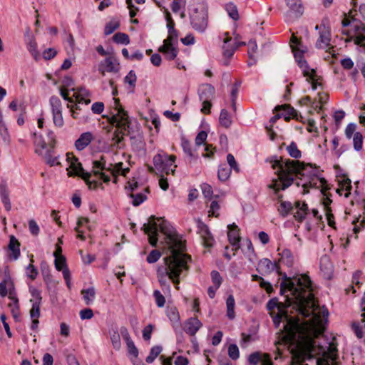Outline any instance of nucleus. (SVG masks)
Instances as JSON below:
<instances>
[{
  "mask_svg": "<svg viewBox=\"0 0 365 365\" xmlns=\"http://www.w3.org/2000/svg\"><path fill=\"white\" fill-rule=\"evenodd\" d=\"M181 146L184 153L187 155V163L190 166H192L197 160V156L195 155L190 141L186 139L182 140Z\"/></svg>",
  "mask_w": 365,
  "mask_h": 365,
  "instance_id": "4be33fe9",
  "label": "nucleus"
},
{
  "mask_svg": "<svg viewBox=\"0 0 365 365\" xmlns=\"http://www.w3.org/2000/svg\"><path fill=\"white\" fill-rule=\"evenodd\" d=\"M34 135V143L36 146H39L42 149H45L48 145V143L45 142L41 135H38L36 133H33Z\"/></svg>",
  "mask_w": 365,
  "mask_h": 365,
  "instance_id": "5fc2aeb1",
  "label": "nucleus"
},
{
  "mask_svg": "<svg viewBox=\"0 0 365 365\" xmlns=\"http://www.w3.org/2000/svg\"><path fill=\"white\" fill-rule=\"evenodd\" d=\"M112 345L115 350H120L121 347L120 336L118 331H113L110 336Z\"/></svg>",
  "mask_w": 365,
  "mask_h": 365,
  "instance_id": "3c124183",
  "label": "nucleus"
},
{
  "mask_svg": "<svg viewBox=\"0 0 365 365\" xmlns=\"http://www.w3.org/2000/svg\"><path fill=\"white\" fill-rule=\"evenodd\" d=\"M220 124L225 128L230 127L232 124V120L229 115L228 111L226 109H222L220 112L219 118Z\"/></svg>",
  "mask_w": 365,
  "mask_h": 365,
  "instance_id": "58836bf2",
  "label": "nucleus"
},
{
  "mask_svg": "<svg viewBox=\"0 0 365 365\" xmlns=\"http://www.w3.org/2000/svg\"><path fill=\"white\" fill-rule=\"evenodd\" d=\"M248 361L251 365H257L259 362L261 365H273L269 356L267 354L254 352L249 356Z\"/></svg>",
  "mask_w": 365,
  "mask_h": 365,
  "instance_id": "6ab92c4d",
  "label": "nucleus"
},
{
  "mask_svg": "<svg viewBox=\"0 0 365 365\" xmlns=\"http://www.w3.org/2000/svg\"><path fill=\"white\" fill-rule=\"evenodd\" d=\"M120 26V20L117 17H113L108 21L104 29L105 35L108 36L113 34Z\"/></svg>",
  "mask_w": 365,
  "mask_h": 365,
  "instance_id": "473e14b6",
  "label": "nucleus"
},
{
  "mask_svg": "<svg viewBox=\"0 0 365 365\" xmlns=\"http://www.w3.org/2000/svg\"><path fill=\"white\" fill-rule=\"evenodd\" d=\"M165 159V153L163 154H158L153 158V163L155 168L158 170L160 168H162V165L163 164V160Z\"/></svg>",
  "mask_w": 365,
  "mask_h": 365,
  "instance_id": "052dcab7",
  "label": "nucleus"
},
{
  "mask_svg": "<svg viewBox=\"0 0 365 365\" xmlns=\"http://www.w3.org/2000/svg\"><path fill=\"white\" fill-rule=\"evenodd\" d=\"M273 169H277V174L279 180L282 182V190L288 188L294 180L293 175L296 176L307 177L311 180L305 182L302 186L304 188L313 187L315 184H312V180L317 177V168H313L312 165H306L298 160H292L289 159L283 160L277 157H272L270 160Z\"/></svg>",
  "mask_w": 365,
  "mask_h": 365,
  "instance_id": "f257e3e1",
  "label": "nucleus"
},
{
  "mask_svg": "<svg viewBox=\"0 0 365 365\" xmlns=\"http://www.w3.org/2000/svg\"><path fill=\"white\" fill-rule=\"evenodd\" d=\"M215 88L209 83L202 84L198 89V95L200 101L207 103V101H211L215 96Z\"/></svg>",
  "mask_w": 365,
  "mask_h": 365,
  "instance_id": "f3484780",
  "label": "nucleus"
},
{
  "mask_svg": "<svg viewBox=\"0 0 365 365\" xmlns=\"http://www.w3.org/2000/svg\"><path fill=\"white\" fill-rule=\"evenodd\" d=\"M287 150L290 155V157L298 159L302 156L301 151L298 149L296 143L292 142L289 145L287 146Z\"/></svg>",
  "mask_w": 365,
  "mask_h": 365,
  "instance_id": "c03bdc74",
  "label": "nucleus"
},
{
  "mask_svg": "<svg viewBox=\"0 0 365 365\" xmlns=\"http://www.w3.org/2000/svg\"><path fill=\"white\" fill-rule=\"evenodd\" d=\"M30 261L31 263L26 267V273L29 278H30L31 280H34L36 278L38 272V269L33 265V256H31Z\"/></svg>",
  "mask_w": 365,
  "mask_h": 365,
  "instance_id": "49530a36",
  "label": "nucleus"
},
{
  "mask_svg": "<svg viewBox=\"0 0 365 365\" xmlns=\"http://www.w3.org/2000/svg\"><path fill=\"white\" fill-rule=\"evenodd\" d=\"M280 259L279 263L281 262L288 267H292L294 264V256L292 252L289 249H284L279 253Z\"/></svg>",
  "mask_w": 365,
  "mask_h": 365,
  "instance_id": "c85d7f7f",
  "label": "nucleus"
},
{
  "mask_svg": "<svg viewBox=\"0 0 365 365\" xmlns=\"http://www.w3.org/2000/svg\"><path fill=\"white\" fill-rule=\"evenodd\" d=\"M141 230L148 235L149 242L152 246L157 245L159 231L165 236V239L170 246L178 247L180 243L173 235V227L170 223L162 217L151 215L148 222L143 224Z\"/></svg>",
  "mask_w": 365,
  "mask_h": 365,
  "instance_id": "7ed1b4c3",
  "label": "nucleus"
},
{
  "mask_svg": "<svg viewBox=\"0 0 365 365\" xmlns=\"http://www.w3.org/2000/svg\"><path fill=\"white\" fill-rule=\"evenodd\" d=\"M202 327L201 322L197 318L189 319L185 324V331L190 336H194Z\"/></svg>",
  "mask_w": 365,
  "mask_h": 365,
  "instance_id": "5701e85b",
  "label": "nucleus"
},
{
  "mask_svg": "<svg viewBox=\"0 0 365 365\" xmlns=\"http://www.w3.org/2000/svg\"><path fill=\"white\" fill-rule=\"evenodd\" d=\"M229 232L227 233L228 240L230 243L234 247L233 250L236 251L240 248V236L239 234L240 230L238 227L233 223L228 225Z\"/></svg>",
  "mask_w": 365,
  "mask_h": 365,
  "instance_id": "a211bd4d",
  "label": "nucleus"
},
{
  "mask_svg": "<svg viewBox=\"0 0 365 365\" xmlns=\"http://www.w3.org/2000/svg\"><path fill=\"white\" fill-rule=\"evenodd\" d=\"M49 103L52 113L62 112V104L58 97L56 96H51Z\"/></svg>",
  "mask_w": 365,
  "mask_h": 365,
  "instance_id": "79ce46f5",
  "label": "nucleus"
},
{
  "mask_svg": "<svg viewBox=\"0 0 365 365\" xmlns=\"http://www.w3.org/2000/svg\"><path fill=\"white\" fill-rule=\"evenodd\" d=\"M54 264L58 271L63 270L64 267H67L66 257L63 255H61L60 257L56 256Z\"/></svg>",
  "mask_w": 365,
  "mask_h": 365,
  "instance_id": "8fccbe9b",
  "label": "nucleus"
},
{
  "mask_svg": "<svg viewBox=\"0 0 365 365\" xmlns=\"http://www.w3.org/2000/svg\"><path fill=\"white\" fill-rule=\"evenodd\" d=\"M0 196L6 210L10 211L11 209V205L9 198V192L5 183H1L0 185Z\"/></svg>",
  "mask_w": 365,
  "mask_h": 365,
  "instance_id": "cd10ccee",
  "label": "nucleus"
},
{
  "mask_svg": "<svg viewBox=\"0 0 365 365\" xmlns=\"http://www.w3.org/2000/svg\"><path fill=\"white\" fill-rule=\"evenodd\" d=\"M353 144H354V148L356 151H359L362 149L363 136L361 133L356 132L354 133V137H353Z\"/></svg>",
  "mask_w": 365,
  "mask_h": 365,
  "instance_id": "09e8293b",
  "label": "nucleus"
},
{
  "mask_svg": "<svg viewBox=\"0 0 365 365\" xmlns=\"http://www.w3.org/2000/svg\"><path fill=\"white\" fill-rule=\"evenodd\" d=\"M93 170L94 175L103 180L105 182L110 181V175L114 177L113 182H117V175H122L125 176L130 171L129 168H123V163L120 162L113 165L112 163L106 164V157L101 155L98 159L93 160Z\"/></svg>",
  "mask_w": 365,
  "mask_h": 365,
  "instance_id": "39448f33",
  "label": "nucleus"
},
{
  "mask_svg": "<svg viewBox=\"0 0 365 365\" xmlns=\"http://www.w3.org/2000/svg\"><path fill=\"white\" fill-rule=\"evenodd\" d=\"M228 355L233 360H236L239 358L240 351L236 344H232L228 346Z\"/></svg>",
  "mask_w": 365,
  "mask_h": 365,
  "instance_id": "864d4df0",
  "label": "nucleus"
},
{
  "mask_svg": "<svg viewBox=\"0 0 365 365\" xmlns=\"http://www.w3.org/2000/svg\"><path fill=\"white\" fill-rule=\"evenodd\" d=\"M98 70L103 76L106 71L115 73L119 70V63L117 62L115 58L109 56L101 62Z\"/></svg>",
  "mask_w": 365,
  "mask_h": 365,
  "instance_id": "4468645a",
  "label": "nucleus"
},
{
  "mask_svg": "<svg viewBox=\"0 0 365 365\" xmlns=\"http://www.w3.org/2000/svg\"><path fill=\"white\" fill-rule=\"evenodd\" d=\"M286 3L289 8L287 16L291 20L298 19L303 14L304 7L301 0H286Z\"/></svg>",
  "mask_w": 365,
  "mask_h": 365,
  "instance_id": "f8f14e48",
  "label": "nucleus"
},
{
  "mask_svg": "<svg viewBox=\"0 0 365 365\" xmlns=\"http://www.w3.org/2000/svg\"><path fill=\"white\" fill-rule=\"evenodd\" d=\"M137 77L134 71L131 70L124 78V83L129 92L134 93Z\"/></svg>",
  "mask_w": 365,
  "mask_h": 365,
  "instance_id": "7c9ffc66",
  "label": "nucleus"
},
{
  "mask_svg": "<svg viewBox=\"0 0 365 365\" xmlns=\"http://www.w3.org/2000/svg\"><path fill=\"white\" fill-rule=\"evenodd\" d=\"M153 325L149 324L142 331L143 338L145 341H149L153 330Z\"/></svg>",
  "mask_w": 365,
  "mask_h": 365,
  "instance_id": "e2e57ef3",
  "label": "nucleus"
},
{
  "mask_svg": "<svg viewBox=\"0 0 365 365\" xmlns=\"http://www.w3.org/2000/svg\"><path fill=\"white\" fill-rule=\"evenodd\" d=\"M163 260V264L158 267V277L169 275V279H172L175 284H178L180 282L178 277L182 272L188 269L187 262L191 260L190 256L180 252L173 247L172 255L165 257Z\"/></svg>",
  "mask_w": 365,
  "mask_h": 365,
  "instance_id": "f03ea898",
  "label": "nucleus"
},
{
  "mask_svg": "<svg viewBox=\"0 0 365 365\" xmlns=\"http://www.w3.org/2000/svg\"><path fill=\"white\" fill-rule=\"evenodd\" d=\"M178 43V31L168 33L167 38L163 41V44L159 47L158 51L162 53L168 60H174L178 53V49L176 47Z\"/></svg>",
  "mask_w": 365,
  "mask_h": 365,
  "instance_id": "1a4fd4ad",
  "label": "nucleus"
},
{
  "mask_svg": "<svg viewBox=\"0 0 365 365\" xmlns=\"http://www.w3.org/2000/svg\"><path fill=\"white\" fill-rule=\"evenodd\" d=\"M113 41L118 44L128 45L130 43L128 35L121 32L115 34L113 36Z\"/></svg>",
  "mask_w": 365,
  "mask_h": 365,
  "instance_id": "ea45409f",
  "label": "nucleus"
},
{
  "mask_svg": "<svg viewBox=\"0 0 365 365\" xmlns=\"http://www.w3.org/2000/svg\"><path fill=\"white\" fill-rule=\"evenodd\" d=\"M53 121L56 126L61 128L64 124L62 112L52 113Z\"/></svg>",
  "mask_w": 365,
  "mask_h": 365,
  "instance_id": "bf43d9fd",
  "label": "nucleus"
},
{
  "mask_svg": "<svg viewBox=\"0 0 365 365\" xmlns=\"http://www.w3.org/2000/svg\"><path fill=\"white\" fill-rule=\"evenodd\" d=\"M117 113L110 118V123L116 127L112 137L111 146L119 148L120 143L124 135L130 134V120L128 113L119 105V101L115 100Z\"/></svg>",
  "mask_w": 365,
  "mask_h": 365,
  "instance_id": "0eeeda50",
  "label": "nucleus"
},
{
  "mask_svg": "<svg viewBox=\"0 0 365 365\" xmlns=\"http://www.w3.org/2000/svg\"><path fill=\"white\" fill-rule=\"evenodd\" d=\"M161 256V253L158 250H152L147 257V262L148 263L156 262Z\"/></svg>",
  "mask_w": 365,
  "mask_h": 365,
  "instance_id": "4d7b16f0",
  "label": "nucleus"
},
{
  "mask_svg": "<svg viewBox=\"0 0 365 365\" xmlns=\"http://www.w3.org/2000/svg\"><path fill=\"white\" fill-rule=\"evenodd\" d=\"M356 125L355 123H349L345 129V135L348 139H351L354 137L356 132Z\"/></svg>",
  "mask_w": 365,
  "mask_h": 365,
  "instance_id": "680f3d73",
  "label": "nucleus"
},
{
  "mask_svg": "<svg viewBox=\"0 0 365 365\" xmlns=\"http://www.w3.org/2000/svg\"><path fill=\"white\" fill-rule=\"evenodd\" d=\"M232 169L230 168L226 164H222L219 166L217 177L220 181H226L230 176Z\"/></svg>",
  "mask_w": 365,
  "mask_h": 365,
  "instance_id": "c9c22d12",
  "label": "nucleus"
},
{
  "mask_svg": "<svg viewBox=\"0 0 365 365\" xmlns=\"http://www.w3.org/2000/svg\"><path fill=\"white\" fill-rule=\"evenodd\" d=\"M235 302L234 297L232 295H230L226 300V306H227V316L230 319H233L235 317Z\"/></svg>",
  "mask_w": 365,
  "mask_h": 365,
  "instance_id": "4c0bfd02",
  "label": "nucleus"
},
{
  "mask_svg": "<svg viewBox=\"0 0 365 365\" xmlns=\"http://www.w3.org/2000/svg\"><path fill=\"white\" fill-rule=\"evenodd\" d=\"M157 305L159 307H163L165 303V299L164 296L160 293V291L155 290L153 294Z\"/></svg>",
  "mask_w": 365,
  "mask_h": 365,
  "instance_id": "69168bd1",
  "label": "nucleus"
},
{
  "mask_svg": "<svg viewBox=\"0 0 365 365\" xmlns=\"http://www.w3.org/2000/svg\"><path fill=\"white\" fill-rule=\"evenodd\" d=\"M290 41H291V47L292 49V52L294 53V51L297 50H299V48H301L302 49H305L307 51L306 47H304L302 44L301 41L294 35H292Z\"/></svg>",
  "mask_w": 365,
  "mask_h": 365,
  "instance_id": "6e6d98bb",
  "label": "nucleus"
},
{
  "mask_svg": "<svg viewBox=\"0 0 365 365\" xmlns=\"http://www.w3.org/2000/svg\"><path fill=\"white\" fill-rule=\"evenodd\" d=\"M201 188L205 197L210 199L213 192L212 187L209 184L204 183L202 185Z\"/></svg>",
  "mask_w": 365,
  "mask_h": 365,
  "instance_id": "774afa93",
  "label": "nucleus"
},
{
  "mask_svg": "<svg viewBox=\"0 0 365 365\" xmlns=\"http://www.w3.org/2000/svg\"><path fill=\"white\" fill-rule=\"evenodd\" d=\"M292 210V205L290 202L282 201L280 207L278 209L279 214L282 217H286L287 214Z\"/></svg>",
  "mask_w": 365,
  "mask_h": 365,
  "instance_id": "de8ad7c7",
  "label": "nucleus"
},
{
  "mask_svg": "<svg viewBox=\"0 0 365 365\" xmlns=\"http://www.w3.org/2000/svg\"><path fill=\"white\" fill-rule=\"evenodd\" d=\"M30 293L34 298L31 299L30 302L32 303V307L29 312L31 317H40V306L42 300L41 292L34 287H30Z\"/></svg>",
  "mask_w": 365,
  "mask_h": 365,
  "instance_id": "ddd939ff",
  "label": "nucleus"
},
{
  "mask_svg": "<svg viewBox=\"0 0 365 365\" xmlns=\"http://www.w3.org/2000/svg\"><path fill=\"white\" fill-rule=\"evenodd\" d=\"M176 157L173 155H168L165 154V159L163 160L162 168H160L158 171L164 173L166 175H169L170 173L174 175L175 171L176 165H174Z\"/></svg>",
  "mask_w": 365,
  "mask_h": 365,
  "instance_id": "aec40b11",
  "label": "nucleus"
},
{
  "mask_svg": "<svg viewBox=\"0 0 365 365\" xmlns=\"http://www.w3.org/2000/svg\"><path fill=\"white\" fill-rule=\"evenodd\" d=\"M257 266V271L262 274H269L274 269L279 272L280 269L279 262H272L267 258H263L260 259Z\"/></svg>",
  "mask_w": 365,
  "mask_h": 365,
  "instance_id": "2eb2a0df",
  "label": "nucleus"
},
{
  "mask_svg": "<svg viewBox=\"0 0 365 365\" xmlns=\"http://www.w3.org/2000/svg\"><path fill=\"white\" fill-rule=\"evenodd\" d=\"M83 298L85 301L86 304L89 305L93 302L96 295V290L94 287H91L81 291Z\"/></svg>",
  "mask_w": 365,
  "mask_h": 365,
  "instance_id": "e433bc0d",
  "label": "nucleus"
},
{
  "mask_svg": "<svg viewBox=\"0 0 365 365\" xmlns=\"http://www.w3.org/2000/svg\"><path fill=\"white\" fill-rule=\"evenodd\" d=\"M73 160L71 161L70 168L72 170L71 171L68 170V175L69 176H75L78 175L83 178L86 184L88 185L90 189H96L101 185V182L96 180L91 181L90 178L91 177V173L88 172H86L81 163L78 161V159L72 155Z\"/></svg>",
  "mask_w": 365,
  "mask_h": 365,
  "instance_id": "9d476101",
  "label": "nucleus"
},
{
  "mask_svg": "<svg viewBox=\"0 0 365 365\" xmlns=\"http://www.w3.org/2000/svg\"><path fill=\"white\" fill-rule=\"evenodd\" d=\"M312 282L307 274H301L293 278L288 277L284 274L283 280L280 284L279 294H284L289 291L297 299H304V294L307 290L312 291Z\"/></svg>",
  "mask_w": 365,
  "mask_h": 365,
  "instance_id": "423d86ee",
  "label": "nucleus"
},
{
  "mask_svg": "<svg viewBox=\"0 0 365 365\" xmlns=\"http://www.w3.org/2000/svg\"><path fill=\"white\" fill-rule=\"evenodd\" d=\"M93 140V134L91 132L83 133L75 142V147L77 150H84Z\"/></svg>",
  "mask_w": 365,
  "mask_h": 365,
  "instance_id": "412c9836",
  "label": "nucleus"
},
{
  "mask_svg": "<svg viewBox=\"0 0 365 365\" xmlns=\"http://www.w3.org/2000/svg\"><path fill=\"white\" fill-rule=\"evenodd\" d=\"M27 49L31 54V56L36 59L38 60L39 57V53L37 50V43L35 41L34 36H29V40L26 43Z\"/></svg>",
  "mask_w": 365,
  "mask_h": 365,
  "instance_id": "72a5a7b5",
  "label": "nucleus"
},
{
  "mask_svg": "<svg viewBox=\"0 0 365 365\" xmlns=\"http://www.w3.org/2000/svg\"><path fill=\"white\" fill-rule=\"evenodd\" d=\"M319 267L321 271L324 272L326 277L329 278L331 274V264L329 261V257L327 255H324L320 259Z\"/></svg>",
  "mask_w": 365,
  "mask_h": 365,
  "instance_id": "2f4dec72",
  "label": "nucleus"
},
{
  "mask_svg": "<svg viewBox=\"0 0 365 365\" xmlns=\"http://www.w3.org/2000/svg\"><path fill=\"white\" fill-rule=\"evenodd\" d=\"M162 350L163 347L161 346H154L152 347L149 355L145 359V361L149 364L153 362Z\"/></svg>",
  "mask_w": 365,
  "mask_h": 365,
  "instance_id": "a18cd8bd",
  "label": "nucleus"
},
{
  "mask_svg": "<svg viewBox=\"0 0 365 365\" xmlns=\"http://www.w3.org/2000/svg\"><path fill=\"white\" fill-rule=\"evenodd\" d=\"M128 349V356L130 359L133 365H136L135 359H137V348L132 339L125 341Z\"/></svg>",
  "mask_w": 365,
  "mask_h": 365,
  "instance_id": "f704fd0d",
  "label": "nucleus"
},
{
  "mask_svg": "<svg viewBox=\"0 0 365 365\" xmlns=\"http://www.w3.org/2000/svg\"><path fill=\"white\" fill-rule=\"evenodd\" d=\"M192 27L200 33H204L208 25V12L207 6L201 3L193 6L190 14Z\"/></svg>",
  "mask_w": 365,
  "mask_h": 365,
  "instance_id": "6e6552de",
  "label": "nucleus"
},
{
  "mask_svg": "<svg viewBox=\"0 0 365 365\" xmlns=\"http://www.w3.org/2000/svg\"><path fill=\"white\" fill-rule=\"evenodd\" d=\"M226 11L229 16L235 21H237L240 18L237 6L232 2L226 4Z\"/></svg>",
  "mask_w": 365,
  "mask_h": 365,
  "instance_id": "a19ab883",
  "label": "nucleus"
},
{
  "mask_svg": "<svg viewBox=\"0 0 365 365\" xmlns=\"http://www.w3.org/2000/svg\"><path fill=\"white\" fill-rule=\"evenodd\" d=\"M41 272L43 277V279L46 283H49L51 281V274L50 270L46 262H42L41 264Z\"/></svg>",
  "mask_w": 365,
  "mask_h": 365,
  "instance_id": "603ef678",
  "label": "nucleus"
},
{
  "mask_svg": "<svg viewBox=\"0 0 365 365\" xmlns=\"http://www.w3.org/2000/svg\"><path fill=\"white\" fill-rule=\"evenodd\" d=\"M198 232L203 238L205 245L207 247H212L213 245L214 239L209 230L208 227L200 219L197 220Z\"/></svg>",
  "mask_w": 365,
  "mask_h": 365,
  "instance_id": "dca6fc26",
  "label": "nucleus"
},
{
  "mask_svg": "<svg viewBox=\"0 0 365 365\" xmlns=\"http://www.w3.org/2000/svg\"><path fill=\"white\" fill-rule=\"evenodd\" d=\"M20 242L14 236L11 235L9 237V243L8 245L9 250L11 252L9 257L14 260H16L19 259L20 256Z\"/></svg>",
  "mask_w": 365,
  "mask_h": 365,
  "instance_id": "b1692460",
  "label": "nucleus"
},
{
  "mask_svg": "<svg viewBox=\"0 0 365 365\" xmlns=\"http://www.w3.org/2000/svg\"><path fill=\"white\" fill-rule=\"evenodd\" d=\"M137 188V181L135 178H133L132 182L128 181L125 186V191L128 196L133 199L132 204L133 206L137 207V195L133 194V190Z\"/></svg>",
  "mask_w": 365,
  "mask_h": 365,
  "instance_id": "c756f323",
  "label": "nucleus"
},
{
  "mask_svg": "<svg viewBox=\"0 0 365 365\" xmlns=\"http://www.w3.org/2000/svg\"><path fill=\"white\" fill-rule=\"evenodd\" d=\"M230 40L231 38L225 39L224 41L225 44L222 47L223 56L227 58H230L235 51V48L234 47V46L227 44L230 41Z\"/></svg>",
  "mask_w": 365,
  "mask_h": 365,
  "instance_id": "37998d69",
  "label": "nucleus"
},
{
  "mask_svg": "<svg viewBox=\"0 0 365 365\" xmlns=\"http://www.w3.org/2000/svg\"><path fill=\"white\" fill-rule=\"evenodd\" d=\"M89 96V91L84 87L78 88L73 94V97H75L78 103H85L86 105L91 103V100L86 98Z\"/></svg>",
  "mask_w": 365,
  "mask_h": 365,
  "instance_id": "bb28decb",
  "label": "nucleus"
},
{
  "mask_svg": "<svg viewBox=\"0 0 365 365\" xmlns=\"http://www.w3.org/2000/svg\"><path fill=\"white\" fill-rule=\"evenodd\" d=\"M210 274L212 282L214 284V285L216 286L217 287H220L222 282V278L219 272L213 270L211 272Z\"/></svg>",
  "mask_w": 365,
  "mask_h": 365,
  "instance_id": "13d9d810",
  "label": "nucleus"
},
{
  "mask_svg": "<svg viewBox=\"0 0 365 365\" xmlns=\"http://www.w3.org/2000/svg\"><path fill=\"white\" fill-rule=\"evenodd\" d=\"M227 163L230 165V168H231L232 170L233 169L237 173H238L240 171L239 166H238L237 163H236L235 157L233 156V155H232L230 153L228 154L227 155Z\"/></svg>",
  "mask_w": 365,
  "mask_h": 365,
  "instance_id": "0e129e2a",
  "label": "nucleus"
},
{
  "mask_svg": "<svg viewBox=\"0 0 365 365\" xmlns=\"http://www.w3.org/2000/svg\"><path fill=\"white\" fill-rule=\"evenodd\" d=\"M282 108L284 110V113H282V115L284 116L286 121H289L291 118H295L296 120H299V117L302 118L301 115L298 114L297 110L289 105L278 106L275 108V110H277Z\"/></svg>",
  "mask_w": 365,
  "mask_h": 365,
  "instance_id": "393cba45",
  "label": "nucleus"
},
{
  "mask_svg": "<svg viewBox=\"0 0 365 365\" xmlns=\"http://www.w3.org/2000/svg\"><path fill=\"white\" fill-rule=\"evenodd\" d=\"M330 43V32L324 26L322 31H319V37L317 41L316 47L318 48H325Z\"/></svg>",
  "mask_w": 365,
  "mask_h": 365,
  "instance_id": "a878e982",
  "label": "nucleus"
},
{
  "mask_svg": "<svg viewBox=\"0 0 365 365\" xmlns=\"http://www.w3.org/2000/svg\"><path fill=\"white\" fill-rule=\"evenodd\" d=\"M306 52L305 49L301 48L294 51V58L298 66L302 69L303 75L311 80H314L317 76L316 71L313 68H310L306 60L304 59L303 54Z\"/></svg>",
  "mask_w": 365,
  "mask_h": 365,
  "instance_id": "9b49d317",
  "label": "nucleus"
},
{
  "mask_svg": "<svg viewBox=\"0 0 365 365\" xmlns=\"http://www.w3.org/2000/svg\"><path fill=\"white\" fill-rule=\"evenodd\" d=\"M302 329L298 322L289 321L284 325V338L288 343L297 344L299 349L312 354L315 351V341L309 334L302 333Z\"/></svg>",
  "mask_w": 365,
  "mask_h": 365,
  "instance_id": "20e7f679",
  "label": "nucleus"
},
{
  "mask_svg": "<svg viewBox=\"0 0 365 365\" xmlns=\"http://www.w3.org/2000/svg\"><path fill=\"white\" fill-rule=\"evenodd\" d=\"M29 228L30 232L34 236L38 235L40 232L39 227L34 220L29 221Z\"/></svg>",
  "mask_w": 365,
  "mask_h": 365,
  "instance_id": "338daca9",
  "label": "nucleus"
}]
</instances>
